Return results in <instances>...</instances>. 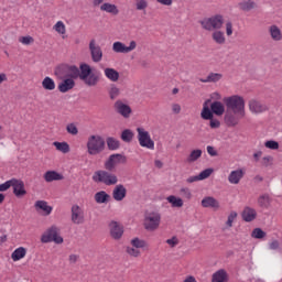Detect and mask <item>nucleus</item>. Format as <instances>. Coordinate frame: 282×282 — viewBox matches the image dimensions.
Masks as SVG:
<instances>
[{
	"label": "nucleus",
	"instance_id": "58836bf2",
	"mask_svg": "<svg viewBox=\"0 0 282 282\" xmlns=\"http://www.w3.org/2000/svg\"><path fill=\"white\" fill-rule=\"evenodd\" d=\"M200 118H203V120H213V118H215L213 109L208 108L206 104L204 105L203 110L200 112Z\"/></svg>",
	"mask_w": 282,
	"mask_h": 282
},
{
	"label": "nucleus",
	"instance_id": "052dcab7",
	"mask_svg": "<svg viewBox=\"0 0 282 282\" xmlns=\"http://www.w3.org/2000/svg\"><path fill=\"white\" fill-rule=\"evenodd\" d=\"M34 39L32 36L20 37V43H22V45H30V43H32Z\"/></svg>",
	"mask_w": 282,
	"mask_h": 282
},
{
	"label": "nucleus",
	"instance_id": "de8ad7c7",
	"mask_svg": "<svg viewBox=\"0 0 282 282\" xmlns=\"http://www.w3.org/2000/svg\"><path fill=\"white\" fill-rule=\"evenodd\" d=\"M66 131L69 135H76L78 133V126L76 123L70 122L66 126Z\"/></svg>",
	"mask_w": 282,
	"mask_h": 282
},
{
	"label": "nucleus",
	"instance_id": "ea45409f",
	"mask_svg": "<svg viewBox=\"0 0 282 282\" xmlns=\"http://www.w3.org/2000/svg\"><path fill=\"white\" fill-rule=\"evenodd\" d=\"M53 147H55L57 151H61V153H69V143L65 141L64 142L55 141L53 142Z\"/></svg>",
	"mask_w": 282,
	"mask_h": 282
},
{
	"label": "nucleus",
	"instance_id": "f03ea898",
	"mask_svg": "<svg viewBox=\"0 0 282 282\" xmlns=\"http://www.w3.org/2000/svg\"><path fill=\"white\" fill-rule=\"evenodd\" d=\"M226 107L231 109L239 118L246 117V101L243 97L234 95L225 99Z\"/></svg>",
	"mask_w": 282,
	"mask_h": 282
},
{
	"label": "nucleus",
	"instance_id": "bf43d9fd",
	"mask_svg": "<svg viewBox=\"0 0 282 282\" xmlns=\"http://www.w3.org/2000/svg\"><path fill=\"white\" fill-rule=\"evenodd\" d=\"M127 252H128V254H130V257H140V250H138L133 247H128Z\"/></svg>",
	"mask_w": 282,
	"mask_h": 282
},
{
	"label": "nucleus",
	"instance_id": "9d476101",
	"mask_svg": "<svg viewBox=\"0 0 282 282\" xmlns=\"http://www.w3.org/2000/svg\"><path fill=\"white\" fill-rule=\"evenodd\" d=\"M138 47V43L135 41H131L129 46L124 45L122 42H115L112 44V51L116 54H129L130 52H133Z\"/></svg>",
	"mask_w": 282,
	"mask_h": 282
},
{
	"label": "nucleus",
	"instance_id": "7ed1b4c3",
	"mask_svg": "<svg viewBox=\"0 0 282 282\" xmlns=\"http://www.w3.org/2000/svg\"><path fill=\"white\" fill-rule=\"evenodd\" d=\"M63 243V238L61 237V227L52 225L48 227L41 236V243Z\"/></svg>",
	"mask_w": 282,
	"mask_h": 282
},
{
	"label": "nucleus",
	"instance_id": "412c9836",
	"mask_svg": "<svg viewBox=\"0 0 282 282\" xmlns=\"http://www.w3.org/2000/svg\"><path fill=\"white\" fill-rule=\"evenodd\" d=\"M239 120H241V117L235 112H227L225 115V123L227 127H237V124H239Z\"/></svg>",
	"mask_w": 282,
	"mask_h": 282
},
{
	"label": "nucleus",
	"instance_id": "6e6d98bb",
	"mask_svg": "<svg viewBox=\"0 0 282 282\" xmlns=\"http://www.w3.org/2000/svg\"><path fill=\"white\" fill-rule=\"evenodd\" d=\"M181 195L182 197H185V199H192L193 197V193H191V189L188 187H182Z\"/></svg>",
	"mask_w": 282,
	"mask_h": 282
},
{
	"label": "nucleus",
	"instance_id": "473e14b6",
	"mask_svg": "<svg viewBox=\"0 0 282 282\" xmlns=\"http://www.w3.org/2000/svg\"><path fill=\"white\" fill-rule=\"evenodd\" d=\"M42 87L43 89H46V91H54V89H56V83L52 77H45L42 80Z\"/></svg>",
	"mask_w": 282,
	"mask_h": 282
},
{
	"label": "nucleus",
	"instance_id": "1a4fd4ad",
	"mask_svg": "<svg viewBox=\"0 0 282 282\" xmlns=\"http://www.w3.org/2000/svg\"><path fill=\"white\" fill-rule=\"evenodd\" d=\"M127 156L122 154H111L108 160L105 162L106 171H113L117 164H126Z\"/></svg>",
	"mask_w": 282,
	"mask_h": 282
},
{
	"label": "nucleus",
	"instance_id": "49530a36",
	"mask_svg": "<svg viewBox=\"0 0 282 282\" xmlns=\"http://www.w3.org/2000/svg\"><path fill=\"white\" fill-rule=\"evenodd\" d=\"M251 237L253 239H263V237H265V231L261 228H254L251 232Z\"/></svg>",
	"mask_w": 282,
	"mask_h": 282
},
{
	"label": "nucleus",
	"instance_id": "603ef678",
	"mask_svg": "<svg viewBox=\"0 0 282 282\" xmlns=\"http://www.w3.org/2000/svg\"><path fill=\"white\" fill-rule=\"evenodd\" d=\"M213 175V169H206L198 174V180H208V176Z\"/></svg>",
	"mask_w": 282,
	"mask_h": 282
},
{
	"label": "nucleus",
	"instance_id": "b1692460",
	"mask_svg": "<svg viewBox=\"0 0 282 282\" xmlns=\"http://www.w3.org/2000/svg\"><path fill=\"white\" fill-rule=\"evenodd\" d=\"M45 182H61V180H64L63 174L56 172V171H47L44 174Z\"/></svg>",
	"mask_w": 282,
	"mask_h": 282
},
{
	"label": "nucleus",
	"instance_id": "20e7f679",
	"mask_svg": "<svg viewBox=\"0 0 282 282\" xmlns=\"http://www.w3.org/2000/svg\"><path fill=\"white\" fill-rule=\"evenodd\" d=\"M93 180L97 184H105V186H116L118 184V176L111 172L99 170L93 175Z\"/></svg>",
	"mask_w": 282,
	"mask_h": 282
},
{
	"label": "nucleus",
	"instance_id": "09e8293b",
	"mask_svg": "<svg viewBox=\"0 0 282 282\" xmlns=\"http://www.w3.org/2000/svg\"><path fill=\"white\" fill-rule=\"evenodd\" d=\"M109 96L111 100H116L120 96V88L117 86L112 85L109 90Z\"/></svg>",
	"mask_w": 282,
	"mask_h": 282
},
{
	"label": "nucleus",
	"instance_id": "37998d69",
	"mask_svg": "<svg viewBox=\"0 0 282 282\" xmlns=\"http://www.w3.org/2000/svg\"><path fill=\"white\" fill-rule=\"evenodd\" d=\"M240 10H243V12H250V10H253L254 8V1L252 0H245L239 3Z\"/></svg>",
	"mask_w": 282,
	"mask_h": 282
},
{
	"label": "nucleus",
	"instance_id": "5fc2aeb1",
	"mask_svg": "<svg viewBox=\"0 0 282 282\" xmlns=\"http://www.w3.org/2000/svg\"><path fill=\"white\" fill-rule=\"evenodd\" d=\"M12 183H13V178L0 184V193H6V191H8V188H11Z\"/></svg>",
	"mask_w": 282,
	"mask_h": 282
},
{
	"label": "nucleus",
	"instance_id": "9b49d317",
	"mask_svg": "<svg viewBox=\"0 0 282 282\" xmlns=\"http://www.w3.org/2000/svg\"><path fill=\"white\" fill-rule=\"evenodd\" d=\"M89 52L93 63H100V61H102V48L100 45L96 44V40H90Z\"/></svg>",
	"mask_w": 282,
	"mask_h": 282
},
{
	"label": "nucleus",
	"instance_id": "f8f14e48",
	"mask_svg": "<svg viewBox=\"0 0 282 282\" xmlns=\"http://www.w3.org/2000/svg\"><path fill=\"white\" fill-rule=\"evenodd\" d=\"M110 237L115 240L122 239V235H124V227L120 225V223L111 220L109 223Z\"/></svg>",
	"mask_w": 282,
	"mask_h": 282
},
{
	"label": "nucleus",
	"instance_id": "a19ab883",
	"mask_svg": "<svg viewBox=\"0 0 282 282\" xmlns=\"http://www.w3.org/2000/svg\"><path fill=\"white\" fill-rule=\"evenodd\" d=\"M237 215V212H230V214L227 217V221L225 223V228H223V230H230V228H232V224H235Z\"/></svg>",
	"mask_w": 282,
	"mask_h": 282
},
{
	"label": "nucleus",
	"instance_id": "ddd939ff",
	"mask_svg": "<svg viewBox=\"0 0 282 282\" xmlns=\"http://www.w3.org/2000/svg\"><path fill=\"white\" fill-rule=\"evenodd\" d=\"M72 216L70 219L73 224L80 225L85 221V212L80 206L78 205H73L70 209Z\"/></svg>",
	"mask_w": 282,
	"mask_h": 282
},
{
	"label": "nucleus",
	"instance_id": "2eb2a0df",
	"mask_svg": "<svg viewBox=\"0 0 282 282\" xmlns=\"http://www.w3.org/2000/svg\"><path fill=\"white\" fill-rule=\"evenodd\" d=\"M11 187H13V194L15 197H24V195H28V191H25V183L21 180L13 178Z\"/></svg>",
	"mask_w": 282,
	"mask_h": 282
},
{
	"label": "nucleus",
	"instance_id": "dca6fc26",
	"mask_svg": "<svg viewBox=\"0 0 282 282\" xmlns=\"http://www.w3.org/2000/svg\"><path fill=\"white\" fill-rule=\"evenodd\" d=\"M249 109L251 113H263V111H268V105L257 99H251L249 101Z\"/></svg>",
	"mask_w": 282,
	"mask_h": 282
},
{
	"label": "nucleus",
	"instance_id": "a878e982",
	"mask_svg": "<svg viewBox=\"0 0 282 282\" xmlns=\"http://www.w3.org/2000/svg\"><path fill=\"white\" fill-rule=\"evenodd\" d=\"M104 74L108 80H111V83H118L120 79V73H118V70L115 68H105Z\"/></svg>",
	"mask_w": 282,
	"mask_h": 282
},
{
	"label": "nucleus",
	"instance_id": "680f3d73",
	"mask_svg": "<svg viewBox=\"0 0 282 282\" xmlns=\"http://www.w3.org/2000/svg\"><path fill=\"white\" fill-rule=\"evenodd\" d=\"M279 248H280L279 240H273L272 242L269 243L270 250H279Z\"/></svg>",
	"mask_w": 282,
	"mask_h": 282
},
{
	"label": "nucleus",
	"instance_id": "a18cd8bd",
	"mask_svg": "<svg viewBox=\"0 0 282 282\" xmlns=\"http://www.w3.org/2000/svg\"><path fill=\"white\" fill-rule=\"evenodd\" d=\"M68 72L70 73V78H80V69L76 65L68 66Z\"/></svg>",
	"mask_w": 282,
	"mask_h": 282
},
{
	"label": "nucleus",
	"instance_id": "4d7b16f0",
	"mask_svg": "<svg viewBox=\"0 0 282 282\" xmlns=\"http://www.w3.org/2000/svg\"><path fill=\"white\" fill-rule=\"evenodd\" d=\"M165 243H167V246H170V248H175V246H177L180 243V239L177 238V236H174V237L165 240Z\"/></svg>",
	"mask_w": 282,
	"mask_h": 282
},
{
	"label": "nucleus",
	"instance_id": "13d9d810",
	"mask_svg": "<svg viewBox=\"0 0 282 282\" xmlns=\"http://www.w3.org/2000/svg\"><path fill=\"white\" fill-rule=\"evenodd\" d=\"M209 127L210 129H219V127H221V122L213 117L212 119H209Z\"/></svg>",
	"mask_w": 282,
	"mask_h": 282
},
{
	"label": "nucleus",
	"instance_id": "5701e85b",
	"mask_svg": "<svg viewBox=\"0 0 282 282\" xmlns=\"http://www.w3.org/2000/svg\"><path fill=\"white\" fill-rule=\"evenodd\" d=\"M212 282H228V272L224 269H219L212 275Z\"/></svg>",
	"mask_w": 282,
	"mask_h": 282
},
{
	"label": "nucleus",
	"instance_id": "0e129e2a",
	"mask_svg": "<svg viewBox=\"0 0 282 282\" xmlns=\"http://www.w3.org/2000/svg\"><path fill=\"white\" fill-rule=\"evenodd\" d=\"M226 34L227 36H232V22L226 23Z\"/></svg>",
	"mask_w": 282,
	"mask_h": 282
},
{
	"label": "nucleus",
	"instance_id": "393cba45",
	"mask_svg": "<svg viewBox=\"0 0 282 282\" xmlns=\"http://www.w3.org/2000/svg\"><path fill=\"white\" fill-rule=\"evenodd\" d=\"M101 12H107L108 14L117 15L120 13V10H118V6L111 4L109 2H105L100 6Z\"/></svg>",
	"mask_w": 282,
	"mask_h": 282
},
{
	"label": "nucleus",
	"instance_id": "f3484780",
	"mask_svg": "<svg viewBox=\"0 0 282 282\" xmlns=\"http://www.w3.org/2000/svg\"><path fill=\"white\" fill-rule=\"evenodd\" d=\"M112 197L115 202H122V199L127 197V187H124L122 184L116 185L112 189Z\"/></svg>",
	"mask_w": 282,
	"mask_h": 282
},
{
	"label": "nucleus",
	"instance_id": "72a5a7b5",
	"mask_svg": "<svg viewBox=\"0 0 282 282\" xmlns=\"http://www.w3.org/2000/svg\"><path fill=\"white\" fill-rule=\"evenodd\" d=\"M109 194H107V192L105 191H100L95 194V202L97 204H107V202H109Z\"/></svg>",
	"mask_w": 282,
	"mask_h": 282
},
{
	"label": "nucleus",
	"instance_id": "6e6552de",
	"mask_svg": "<svg viewBox=\"0 0 282 282\" xmlns=\"http://www.w3.org/2000/svg\"><path fill=\"white\" fill-rule=\"evenodd\" d=\"M160 221H162V216L158 212H152L147 214L144 218V228L145 230H149L150 232H153V230H158L160 228Z\"/></svg>",
	"mask_w": 282,
	"mask_h": 282
},
{
	"label": "nucleus",
	"instance_id": "c9c22d12",
	"mask_svg": "<svg viewBox=\"0 0 282 282\" xmlns=\"http://www.w3.org/2000/svg\"><path fill=\"white\" fill-rule=\"evenodd\" d=\"M106 142L109 151H118V149H120V141L113 137L107 138Z\"/></svg>",
	"mask_w": 282,
	"mask_h": 282
},
{
	"label": "nucleus",
	"instance_id": "f257e3e1",
	"mask_svg": "<svg viewBox=\"0 0 282 282\" xmlns=\"http://www.w3.org/2000/svg\"><path fill=\"white\" fill-rule=\"evenodd\" d=\"M79 79L87 85V87H96L100 82V75L91 72V66L87 63L79 65Z\"/></svg>",
	"mask_w": 282,
	"mask_h": 282
},
{
	"label": "nucleus",
	"instance_id": "864d4df0",
	"mask_svg": "<svg viewBox=\"0 0 282 282\" xmlns=\"http://www.w3.org/2000/svg\"><path fill=\"white\" fill-rule=\"evenodd\" d=\"M147 8H149V2H147V0H138L135 2L137 10H147Z\"/></svg>",
	"mask_w": 282,
	"mask_h": 282
},
{
	"label": "nucleus",
	"instance_id": "aec40b11",
	"mask_svg": "<svg viewBox=\"0 0 282 282\" xmlns=\"http://www.w3.org/2000/svg\"><path fill=\"white\" fill-rule=\"evenodd\" d=\"M241 216L243 221H247V223L254 221V219H257V210L252 207L247 206L242 210Z\"/></svg>",
	"mask_w": 282,
	"mask_h": 282
},
{
	"label": "nucleus",
	"instance_id": "c85d7f7f",
	"mask_svg": "<svg viewBox=\"0 0 282 282\" xmlns=\"http://www.w3.org/2000/svg\"><path fill=\"white\" fill-rule=\"evenodd\" d=\"M25 254H28V250L24 247H19L12 252L11 259L12 261H21Z\"/></svg>",
	"mask_w": 282,
	"mask_h": 282
},
{
	"label": "nucleus",
	"instance_id": "0eeeda50",
	"mask_svg": "<svg viewBox=\"0 0 282 282\" xmlns=\"http://www.w3.org/2000/svg\"><path fill=\"white\" fill-rule=\"evenodd\" d=\"M137 133L140 147L143 149H150V151L155 149V142L151 139L149 131L144 130V128H137Z\"/></svg>",
	"mask_w": 282,
	"mask_h": 282
},
{
	"label": "nucleus",
	"instance_id": "c756f323",
	"mask_svg": "<svg viewBox=\"0 0 282 282\" xmlns=\"http://www.w3.org/2000/svg\"><path fill=\"white\" fill-rule=\"evenodd\" d=\"M212 39L217 45H224L226 43V35L219 29L212 33Z\"/></svg>",
	"mask_w": 282,
	"mask_h": 282
},
{
	"label": "nucleus",
	"instance_id": "a211bd4d",
	"mask_svg": "<svg viewBox=\"0 0 282 282\" xmlns=\"http://www.w3.org/2000/svg\"><path fill=\"white\" fill-rule=\"evenodd\" d=\"M73 87H76V82L72 78H66L58 84V91L61 94H67V91H72Z\"/></svg>",
	"mask_w": 282,
	"mask_h": 282
},
{
	"label": "nucleus",
	"instance_id": "4be33fe9",
	"mask_svg": "<svg viewBox=\"0 0 282 282\" xmlns=\"http://www.w3.org/2000/svg\"><path fill=\"white\" fill-rule=\"evenodd\" d=\"M243 177V170L239 169L236 171H231L228 176L229 184H239Z\"/></svg>",
	"mask_w": 282,
	"mask_h": 282
},
{
	"label": "nucleus",
	"instance_id": "3c124183",
	"mask_svg": "<svg viewBox=\"0 0 282 282\" xmlns=\"http://www.w3.org/2000/svg\"><path fill=\"white\" fill-rule=\"evenodd\" d=\"M265 149H270L271 151H276L279 150V142L274 140H269L264 142Z\"/></svg>",
	"mask_w": 282,
	"mask_h": 282
},
{
	"label": "nucleus",
	"instance_id": "cd10ccee",
	"mask_svg": "<svg viewBox=\"0 0 282 282\" xmlns=\"http://www.w3.org/2000/svg\"><path fill=\"white\" fill-rule=\"evenodd\" d=\"M224 78L221 73H209L206 78H200V83H219Z\"/></svg>",
	"mask_w": 282,
	"mask_h": 282
},
{
	"label": "nucleus",
	"instance_id": "bb28decb",
	"mask_svg": "<svg viewBox=\"0 0 282 282\" xmlns=\"http://www.w3.org/2000/svg\"><path fill=\"white\" fill-rule=\"evenodd\" d=\"M210 109L215 116H224V112L226 111V107H224V104H221V101L212 102Z\"/></svg>",
	"mask_w": 282,
	"mask_h": 282
},
{
	"label": "nucleus",
	"instance_id": "79ce46f5",
	"mask_svg": "<svg viewBox=\"0 0 282 282\" xmlns=\"http://www.w3.org/2000/svg\"><path fill=\"white\" fill-rule=\"evenodd\" d=\"M270 195L263 194L258 198L260 208H270Z\"/></svg>",
	"mask_w": 282,
	"mask_h": 282
},
{
	"label": "nucleus",
	"instance_id": "4c0bfd02",
	"mask_svg": "<svg viewBox=\"0 0 282 282\" xmlns=\"http://www.w3.org/2000/svg\"><path fill=\"white\" fill-rule=\"evenodd\" d=\"M53 30H55L57 34H61V36H65V34H67V26H65L64 21H57L54 24Z\"/></svg>",
	"mask_w": 282,
	"mask_h": 282
},
{
	"label": "nucleus",
	"instance_id": "2f4dec72",
	"mask_svg": "<svg viewBox=\"0 0 282 282\" xmlns=\"http://www.w3.org/2000/svg\"><path fill=\"white\" fill-rule=\"evenodd\" d=\"M166 200L169 202V204L172 205V208H182V206H184V200H182V198L176 197L174 195L167 196Z\"/></svg>",
	"mask_w": 282,
	"mask_h": 282
},
{
	"label": "nucleus",
	"instance_id": "39448f33",
	"mask_svg": "<svg viewBox=\"0 0 282 282\" xmlns=\"http://www.w3.org/2000/svg\"><path fill=\"white\" fill-rule=\"evenodd\" d=\"M105 151V139L100 135H90L87 141L88 155H98Z\"/></svg>",
	"mask_w": 282,
	"mask_h": 282
},
{
	"label": "nucleus",
	"instance_id": "69168bd1",
	"mask_svg": "<svg viewBox=\"0 0 282 282\" xmlns=\"http://www.w3.org/2000/svg\"><path fill=\"white\" fill-rule=\"evenodd\" d=\"M186 182H187V184H193L194 182H200L199 175L189 176V177L186 180Z\"/></svg>",
	"mask_w": 282,
	"mask_h": 282
},
{
	"label": "nucleus",
	"instance_id": "6ab92c4d",
	"mask_svg": "<svg viewBox=\"0 0 282 282\" xmlns=\"http://www.w3.org/2000/svg\"><path fill=\"white\" fill-rule=\"evenodd\" d=\"M200 205L203 208H219V200L213 196H206L202 199Z\"/></svg>",
	"mask_w": 282,
	"mask_h": 282
},
{
	"label": "nucleus",
	"instance_id": "4468645a",
	"mask_svg": "<svg viewBox=\"0 0 282 282\" xmlns=\"http://www.w3.org/2000/svg\"><path fill=\"white\" fill-rule=\"evenodd\" d=\"M115 111L119 113V116H122V118H130L131 116V106L124 104L122 100H117L115 102Z\"/></svg>",
	"mask_w": 282,
	"mask_h": 282
},
{
	"label": "nucleus",
	"instance_id": "e2e57ef3",
	"mask_svg": "<svg viewBox=\"0 0 282 282\" xmlns=\"http://www.w3.org/2000/svg\"><path fill=\"white\" fill-rule=\"evenodd\" d=\"M207 153H208V155H212V158H216L217 150H215V148L212 145H207Z\"/></svg>",
	"mask_w": 282,
	"mask_h": 282
},
{
	"label": "nucleus",
	"instance_id": "8fccbe9b",
	"mask_svg": "<svg viewBox=\"0 0 282 282\" xmlns=\"http://www.w3.org/2000/svg\"><path fill=\"white\" fill-rule=\"evenodd\" d=\"M131 246L133 248H147V242L140 238H134L131 240Z\"/></svg>",
	"mask_w": 282,
	"mask_h": 282
},
{
	"label": "nucleus",
	"instance_id": "c03bdc74",
	"mask_svg": "<svg viewBox=\"0 0 282 282\" xmlns=\"http://www.w3.org/2000/svg\"><path fill=\"white\" fill-rule=\"evenodd\" d=\"M121 140L123 142H131L133 140V131L126 129L121 132Z\"/></svg>",
	"mask_w": 282,
	"mask_h": 282
},
{
	"label": "nucleus",
	"instance_id": "f704fd0d",
	"mask_svg": "<svg viewBox=\"0 0 282 282\" xmlns=\"http://www.w3.org/2000/svg\"><path fill=\"white\" fill-rule=\"evenodd\" d=\"M269 32H270L271 39L273 41H281L282 33H281V29H279V26L271 25L270 29H269Z\"/></svg>",
	"mask_w": 282,
	"mask_h": 282
},
{
	"label": "nucleus",
	"instance_id": "e433bc0d",
	"mask_svg": "<svg viewBox=\"0 0 282 282\" xmlns=\"http://www.w3.org/2000/svg\"><path fill=\"white\" fill-rule=\"evenodd\" d=\"M202 150L200 149H196L193 150L189 155L186 159V162H188L189 164H193V162H197L199 158H202Z\"/></svg>",
	"mask_w": 282,
	"mask_h": 282
},
{
	"label": "nucleus",
	"instance_id": "423d86ee",
	"mask_svg": "<svg viewBox=\"0 0 282 282\" xmlns=\"http://www.w3.org/2000/svg\"><path fill=\"white\" fill-rule=\"evenodd\" d=\"M200 25L203 30H206L207 32L221 30V28H224V15L216 14L210 18H205L200 21Z\"/></svg>",
	"mask_w": 282,
	"mask_h": 282
},
{
	"label": "nucleus",
	"instance_id": "7c9ffc66",
	"mask_svg": "<svg viewBox=\"0 0 282 282\" xmlns=\"http://www.w3.org/2000/svg\"><path fill=\"white\" fill-rule=\"evenodd\" d=\"M35 208L43 210L45 215H52L53 207L47 205V202L45 200L35 202Z\"/></svg>",
	"mask_w": 282,
	"mask_h": 282
},
{
	"label": "nucleus",
	"instance_id": "774afa93",
	"mask_svg": "<svg viewBox=\"0 0 282 282\" xmlns=\"http://www.w3.org/2000/svg\"><path fill=\"white\" fill-rule=\"evenodd\" d=\"M161 6H173V0H156Z\"/></svg>",
	"mask_w": 282,
	"mask_h": 282
},
{
	"label": "nucleus",
	"instance_id": "338daca9",
	"mask_svg": "<svg viewBox=\"0 0 282 282\" xmlns=\"http://www.w3.org/2000/svg\"><path fill=\"white\" fill-rule=\"evenodd\" d=\"M172 111L173 113H180V111H182V106H180V104H173Z\"/></svg>",
	"mask_w": 282,
	"mask_h": 282
}]
</instances>
